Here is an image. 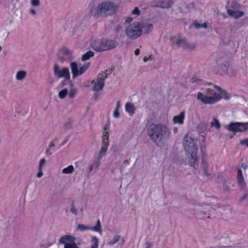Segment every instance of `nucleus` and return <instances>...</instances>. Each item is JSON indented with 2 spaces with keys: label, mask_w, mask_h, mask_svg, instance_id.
Listing matches in <instances>:
<instances>
[{
  "label": "nucleus",
  "mask_w": 248,
  "mask_h": 248,
  "mask_svg": "<svg viewBox=\"0 0 248 248\" xmlns=\"http://www.w3.org/2000/svg\"><path fill=\"white\" fill-rule=\"evenodd\" d=\"M207 214L206 213L203 212V211H201L200 213V216H202L203 218H209L210 216H207Z\"/></svg>",
  "instance_id": "nucleus-45"
},
{
  "label": "nucleus",
  "mask_w": 248,
  "mask_h": 248,
  "mask_svg": "<svg viewBox=\"0 0 248 248\" xmlns=\"http://www.w3.org/2000/svg\"><path fill=\"white\" fill-rule=\"evenodd\" d=\"M30 13L32 15H36V11L33 9H31L30 10Z\"/></svg>",
  "instance_id": "nucleus-51"
},
{
  "label": "nucleus",
  "mask_w": 248,
  "mask_h": 248,
  "mask_svg": "<svg viewBox=\"0 0 248 248\" xmlns=\"http://www.w3.org/2000/svg\"><path fill=\"white\" fill-rule=\"evenodd\" d=\"M102 138L103 145H109V133L108 131L104 132Z\"/></svg>",
  "instance_id": "nucleus-26"
},
{
  "label": "nucleus",
  "mask_w": 248,
  "mask_h": 248,
  "mask_svg": "<svg viewBox=\"0 0 248 248\" xmlns=\"http://www.w3.org/2000/svg\"><path fill=\"white\" fill-rule=\"evenodd\" d=\"M202 167L203 170H206V169H208V166L207 163L206 162L202 161Z\"/></svg>",
  "instance_id": "nucleus-46"
},
{
  "label": "nucleus",
  "mask_w": 248,
  "mask_h": 248,
  "mask_svg": "<svg viewBox=\"0 0 248 248\" xmlns=\"http://www.w3.org/2000/svg\"><path fill=\"white\" fill-rule=\"evenodd\" d=\"M92 242L93 243L91 248H97L98 246V240L96 237H92Z\"/></svg>",
  "instance_id": "nucleus-35"
},
{
  "label": "nucleus",
  "mask_w": 248,
  "mask_h": 248,
  "mask_svg": "<svg viewBox=\"0 0 248 248\" xmlns=\"http://www.w3.org/2000/svg\"><path fill=\"white\" fill-rule=\"evenodd\" d=\"M143 61L144 62H146L147 61H156V59H155V57L153 55H150L148 57L145 56L143 58Z\"/></svg>",
  "instance_id": "nucleus-38"
},
{
  "label": "nucleus",
  "mask_w": 248,
  "mask_h": 248,
  "mask_svg": "<svg viewBox=\"0 0 248 248\" xmlns=\"http://www.w3.org/2000/svg\"><path fill=\"white\" fill-rule=\"evenodd\" d=\"M75 240L76 239L75 237L70 235H65L62 236L60 238L59 243L65 245V244L75 242Z\"/></svg>",
  "instance_id": "nucleus-19"
},
{
  "label": "nucleus",
  "mask_w": 248,
  "mask_h": 248,
  "mask_svg": "<svg viewBox=\"0 0 248 248\" xmlns=\"http://www.w3.org/2000/svg\"><path fill=\"white\" fill-rule=\"evenodd\" d=\"M107 77V74H104L103 73L99 74L96 78V83L93 86V91H99L102 90L105 85L104 80Z\"/></svg>",
  "instance_id": "nucleus-11"
},
{
  "label": "nucleus",
  "mask_w": 248,
  "mask_h": 248,
  "mask_svg": "<svg viewBox=\"0 0 248 248\" xmlns=\"http://www.w3.org/2000/svg\"><path fill=\"white\" fill-rule=\"evenodd\" d=\"M54 146H55L54 143L53 142H52L50 143V144L49 145V148H51V147H54Z\"/></svg>",
  "instance_id": "nucleus-62"
},
{
  "label": "nucleus",
  "mask_w": 248,
  "mask_h": 248,
  "mask_svg": "<svg viewBox=\"0 0 248 248\" xmlns=\"http://www.w3.org/2000/svg\"><path fill=\"white\" fill-rule=\"evenodd\" d=\"M45 163L46 159L45 158L41 159L39 162L38 169H42V167L45 164Z\"/></svg>",
  "instance_id": "nucleus-43"
},
{
  "label": "nucleus",
  "mask_w": 248,
  "mask_h": 248,
  "mask_svg": "<svg viewBox=\"0 0 248 248\" xmlns=\"http://www.w3.org/2000/svg\"><path fill=\"white\" fill-rule=\"evenodd\" d=\"M70 212L75 216H77L78 215V210L75 207L74 202L71 203Z\"/></svg>",
  "instance_id": "nucleus-34"
},
{
  "label": "nucleus",
  "mask_w": 248,
  "mask_h": 248,
  "mask_svg": "<svg viewBox=\"0 0 248 248\" xmlns=\"http://www.w3.org/2000/svg\"><path fill=\"white\" fill-rule=\"evenodd\" d=\"M77 90L76 89H71L70 90V92L69 93V96L71 98H73L75 94H76Z\"/></svg>",
  "instance_id": "nucleus-39"
},
{
  "label": "nucleus",
  "mask_w": 248,
  "mask_h": 248,
  "mask_svg": "<svg viewBox=\"0 0 248 248\" xmlns=\"http://www.w3.org/2000/svg\"><path fill=\"white\" fill-rule=\"evenodd\" d=\"M214 86H213V88H214ZM215 88H212L206 89L205 94H204V93H199L197 94V99L200 100L204 104H212L215 103L221 99V96L215 92Z\"/></svg>",
  "instance_id": "nucleus-4"
},
{
  "label": "nucleus",
  "mask_w": 248,
  "mask_h": 248,
  "mask_svg": "<svg viewBox=\"0 0 248 248\" xmlns=\"http://www.w3.org/2000/svg\"><path fill=\"white\" fill-rule=\"evenodd\" d=\"M193 25L194 27L197 29L201 28L205 29L207 27V24L205 22L201 24L198 23L196 21H195L193 22Z\"/></svg>",
  "instance_id": "nucleus-32"
},
{
  "label": "nucleus",
  "mask_w": 248,
  "mask_h": 248,
  "mask_svg": "<svg viewBox=\"0 0 248 248\" xmlns=\"http://www.w3.org/2000/svg\"><path fill=\"white\" fill-rule=\"evenodd\" d=\"M153 29V26L152 24L148 23H140V30L141 32L143 33H149Z\"/></svg>",
  "instance_id": "nucleus-18"
},
{
  "label": "nucleus",
  "mask_w": 248,
  "mask_h": 248,
  "mask_svg": "<svg viewBox=\"0 0 248 248\" xmlns=\"http://www.w3.org/2000/svg\"><path fill=\"white\" fill-rule=\"evenodd\" d=\"M118 43L113 40L103 39L95 41L92 45L93 47L97 51H106L115 48Z\"/></svg>",
  "instance_id": "nucleus-5"
},
{
  "label": "nucleus",
  "mask_w": 248,
  "mask_h": 248,
  "mask_svg": "<svg viewBox=\"0 0 248 248\" xmlns=\"http://www.w3.org/2000/svg\"><path fill=\"white\" fill-rule=\"evenodd\" d=\"M125 32L128 37L135 39L141 35L140 30V22H134L130 24L125 29Z\"/></svg>",
  "instance_id": "nucleus-6"
},
{
  "label": "nucleus",
  "mask_w": 248,
  "mask_h": 248,
  "mask_svg": "<svg viewBox=\"0 0 248 248\" xmlns=\"http://www.w3.org/2000/svg\"><path fill=\"white\" fill-rule=\"evenodd\" d=\"M208 127V124L205 123H202L199 125V128L206 129Z\"/></svg>",
  "instance_id": "nucleus-44"
},
{
  "label": "nucleus",
  "mask_w": 248,
  "mask_h": 248,
  "mask_svg": "<svg viewBox=\"0 0 248 248\" xmlns=\"http://www.w3.org/2000/svg\"><path fill=\"white\" fill-rule=\"evenodd\" d=\"M108 129H109L108 125H105V126L104 127V132L108 131Z\"/></svg>",
  "instance_id": "nucleus-56"
},
{
  "label": "nucleus",
  "mask_w": 248,
  "mask_h": 248,
  "mask_svg": "<svg viewBox=\"0 0 248 248\" xmlns=\"http://www.w3.org/2000/svg\"><path fill=\"white\" fill-rule=\"evenodd\" d=\"M240 144L241 145H246L248 147V139L241 140L240 141Z\"/></svg>",
  "instance_id": "nucleus-48"
},
{
  "label": "nucleus",
  "mask_w": 248,
  "mask_h": 248,
  "mask_svg": "<svg viewBox=\"0 0 248 248\" xmlns=\"http://www.w3.org/2000/svg\"><path fill=\"white\" fill-rule=\"evenodd\" d=\"M208 169L203 170L204 171V174L206 175V176H209L210 175V174L208 173L207 171Z\"/></svg>",
  "instance_id": "nucleus-53"
},
{
  "label": "nucleus",
  "mask_w": 248,
  "mask_h": 248,
  "mask_svg": "<svg viewBox=\"0 0 248 248\" xmlns=\"http://www.w3.org/2000/svg\"><path fill=\"white\" fill-rule=\"evenodd\" d=\"M93 54L94 53L93 52L89 51L82 55L81 60L82 61H87L89 60L91 57H93Z\"/></svg>",
  "instance_id": "nucleus-28"
},
{
  "label": "nucleus",
  "mask_w": 248,
  "mask_h": 248,
  "mask_svg": "<svg viewBox=\"0 0 248 248\" xmlns=\"http://www.w3.org/2000/svg\"><path fill=\"white\" fill-rule=\"evenodd\" d=\"M49 148L46 150V155H51V153L49 152Z\"/></svg>",
  "instance_id": "nucleus-59"
},
{
  "label": "nucleus",
  "mask_w": 248,
  "mask_h": 248,
  "mask_svg": "<svg viewBox=\"0 0 248 248\" xmlns=\"http://www.w3.org/2000/svg\"><path fill=\"white\" fill-rule=\"evenodd\" d=\"M77 230L80 231H84L87 230H92L99 232L100 234H101L102 232L101 228V223L99 220H97L96 225L93 227H90L84 224H78Z\"/></svg>",
  "instance_id": "nucleus-12"
},
{
  "label": "nucleus",
  "mask_w": 248,
  "mask_h": 248,
  "mask_svg": "<svg viewBox=\"0 0 248 248\" xmlns=\"http://www.w3.org/2000/svg\"><path fill=\"white\" fill-rule=\"evenodd\" d=\"M210 124L212 127H215L217 129H219L220 128L219 121L215 118H213V121L211 122Z\"/></svg>",
  "instance_id": "nucleus-31"
},
{
  "label": "nucleus",
  "mask_w": 248,
  "mask_h": 248,
  "mask_svg": "<svg viewBox=\"0 0 248 248\" xmlns=\"http://www.w3.org/2000/svg\"><path fill=\"white\" fill-rule=\"evenodd\" d=\"M227 129L229 131L233 132L234 133L236 132H242L248 130V123H231L227 126Z\"/></svg>",
  "instance_id": "nucleus-10"
},
{
  "label": "nucleus",
  "mask_w": 248,
  "mask_h": 248,
  "mask_svg": "<svg viewBox=\"0 0 248 248\" xmlns=\"http://www.w3.org/2000/svg\"><path fill=\"white\" fill-rule=\"evenodd\" d=\"M96 79L95 80H93L91 81V84H93V85H94L95 83H96Z\"/></svg>",
  "instance_id": "nucleus-64"
},
{
  "label": "nucleus",
  "mask_w": 248,
  "mask_h": 248,
  "mask_svg": "<svg viewBox=\"0 0 248 248\" xmlns=\"http://www.w3.org/2000/svg\"><path fill=\"white\" fill-rule=\"evenodd\" d=\"M132 20V18L131 17H127L125 20L126 22L129 23Z\"/></svg>",
  "instance_id": "nucleus-57"
},
{
  "label": "nucleus",
  "mask_w": 248,
  "mask_h": 248,
  "mask_svg": "<svg viewBox=\"0 0 248 248\" xmlns=\"http://www.w3.org/2000/svg\"><path fill=\"white\" fill-rule=\"evenodd\" d=\"M54 73L58 78H64L65 80H68L71 87H73V84L70 80V75L68 68L64 67L61 69L57 64L54 66Z\"/></svg>",
  "instance_id": "nucleus-8"
},
{
  "label": "nucleus",
  "mask_w": 248,
  "mask_h": 248,
  "mask_svg": "<svg viewBox=\"0 0 248 248\" xmlns=\"http://www.w3.org/2000/svg\"><path fill=\"white\" fill-rule=\"evenodd\" d=\"M63 127L65 129H70L72 127V123L70 121L66 122L63 124Z\"/></svg>",
  "instance_id": "nucleus-40"
},
{
  "label": "nucleus",
  "mask_w": 248,
  "mask_h": 248,
  "mask_svg": "<svg viewBox=\"0 0 248 248\" xmlns=\"http://www.w3.org/2000/svg\"><path fill=\"white\" fill-rule=\"evenodd\" d=\"M60 51L62 56L60 58V60L62 62L65 61L67 62H75L77 60L74 56L71 50L65 46H62L60 49Z\"/></svg>",
  "instance_id": "nucleus-9"
},
{
  "label": "nucleus",
  "mask_w": 248,
  "mask_h": 248,
  "mask_svg": "<svg viewBox=\"0 0 248 248\" xmlns=\"http://www.w3.org/2000/svg\"><path fill=\"white\" fill-rule=\"evenodd\" d=\"M119 241H121V245L123 244L124 242V239L123 238H121V236L120 235H116L114 236L113 240L111 241L108 243V245L111 246L113 245L115 243H117Z\"/></svg>",
  "instance_id": "nucleus-25"
},
{
  "label": "nucleus",
  "mask_w": 248,
  "mask_h": 248,
  "mask_svg": "<svg viewBox=\"0 0 248 248\" xmlns=\"http://www.w3.org/2000/svg\"><path fill=\"white\" fill-rule=\"evenodd\" d=\"M146 248H150L151 246V244L149 242H146L145 243Z\"/></svg>",
  "instance_id": "nucleus-55"
},
{
  "label": "nucleus",
  "mask_w": 248,
  "mask_h": 248,
  "mask_svg": "<svg viewBox=\"0 0 248 248\" xmlns=\"http://www.w3.org/2000/svg\"><path fill=\"white\" fill-rule=\"evenodd\" d=\"M26 76V72L25 71H18L16 75V78L18 80H21L25 78Z\"/></svg>",
  "instance_id": "nucleus-27"
},
{
  "label": "nucleus",
  "mask_w": 248,
  "mask_h": 248,
  "mask_svg": "<svg viewBox=\"0 0 248 248\" xmlns=\"http://www.w3.org/2000/svg\"><path fill=\"white\" fill-rule=\"evenodd\" d=\"M184 147L189 159V165L196 169L198 166L199 157L197 156V147L194 140L187 135L184 139Z\"/></svg>",
  "instance_id": "nucleus-3"
},
{
  "label": "nucleus",
  "mask_w": 248,
  "mask_h": 248,
  "mask_svg": "<svg viewBox=\"0 0 248 248\" xmlns=\"http://www.w3.org/2000/svg\"><path fill=\"white\" fill-rule=\"evenodd\" d=\"M227 14L229 16L233 17L236 19L242 17L244 15V13L243 12H237L235 11H233L231 9L227 10Z\"/></svg>",
  "instance_id": "nucleus-21"
},
{
  "label": "nucleus",
  "mask_w": 248,
  "mask_h": 248,
  "mask_svg": "<svg viewBox=\"0 0 248 248\" xmlns=\"http://www.w3.org/2000/svg\"><path fill=\"white\" fill-rule=\"evenodd\" d=\"M237 181L240 190L246 191L247 189V185L241 169H238V170Z\"/></svg>",
  "instance_id": "nucleus-14"
},
{
  "label": "nucleus",
  "mask_w": 248,
  "mask_h": 248,
  "mask_svg": "<svg viewBox=\"0 0 248 248\" xmlns=\"http://www.w3.org/2000/svg\"><path fill=\"white\" fill-rule=\"evenodd\" d=\"M18 224L15 218H9L5 223L4 229L7 232L12 231L17 227Z\"/></svg>",
  "instance_id": "nucleus-16"
},
{
  "label": "nucleus",
  "mask_w": 248,
  "mask_h": 248,
  "mask_svg": "<svg viewBox=\"0 0 248 248\" xmlns=\"http://www.w3.org/2000/svg\"><path fill=\"white\" fill-rule=\"evenodd\" d=\"M147 135L151 140L158 147L166 145L170 137V132L164 124H152L149 126Z\"/></svg>",
  "instance_id": "nucleus-1"
},
{
  "label": "nucleus",
  "mask_w": 248,
  "mask_h": 248,
  "mask_svg": "<svg viewBox=\"0 0 248 248\" xmlns=\"http://www.w3.org/2000/svg\"><path fill=\"white\" fill-rule=\"evenodd\" d=\"M231 7L233 9H238L240 8V6L239 4L236 1L233 0L231 2Z\"/></svg>",
  "instance_id": "nucleus-36"
},
{
  "label": "nucleus",
  "mask_w": 248,
  "mask_h": 248,
  "mask_svg": "<svg viewBox=\"0 0 248 248\" xmlns=\"http://www.w3.org/2000/svg\"><path fill=\"white\" fill-rule=\"evenodd\" d=\"M117 9V4L111 1H106L98 4L90 10L91 14L96 18L114 16Z\"/></svg>",
  "instance_id": "nucleus-2"
},
{
  "label": "nucleus",
  "mask_w": 248,
  "mask_h": 248,
  "mask_svg": "<svg viewBox=\"0 0 248 248\" xmlns=\"http://www.w3.org/2000/svg\"><path fill=\"white\" fill-rule=\"evenodd\" d=\"M176 44L178 46L184 49L193 50L195 48V45L194 44H190L188 43L185 39H178Z\"/></svg>",
  "instance_id": "nucleus-15"
},
{
  "label": "nucleus",
  "mask_w": 248,
  "mask_h": 248,
  "mask_svg": "<svg viewBox=\"0 0 248 248\" xmlns=\"http://www.w3.org/2000/svg\"><path fill=\"white\" fill-rule=\"evenodd\" d=\"M132 14L135 15L137 16H139L140 14V11L139 8L136 7L134 8V9L132 12Z\"/></svg>",
  "instance_id": "nucleus-42"
},
{
  "label": "nucleus",
  "mask_w": 248,
  "mask_h": 248,
  "mask_svg": "<svg viewBox=\"0 0 248 248\" xmlns=\"http://www.w3.org/2000/svg\"><path fill=\"white\" fill-rule=\"evenodd\" d=\"M68 90L67 88H65L59 93V97L61 99H64L68 94Z\"/></svg>",
  "instance_id": "nucleus-30"
},
{
  "label": "nucleus",
  "mask_w": 248,
  "mask_h": 248,
  "mask_svg": "<svg viewBox=\"0 0 248 248\" xmlns=\"http://www.w3.org/2000/svg\"><path fill=\"white\" fill-rule=\"evenodd\" d=\"M140 50L139 49H137L135 51V54L136 55H138L140 54Z\"/></svg>",
  "instance_id": "nucleus-60"
},
{
  "label": "nucleus",
  "mask_w": 248,
  "mask_h": 248,
  "mask_svg": "<svg viewBox=\"0 0 248 248\" xmlns=\"http://www.w3.org/2000/svg\"><path fill=\"white\" fill-rule=\"evenodd\" d=\"M38 172L37 173L36 176L38 178H41L43 176L42 169H38Z\"/></svg>",
  "instance_id": "nucleus-47"
},
{
  "label": "nucleus",
  "mask_w": 248,
  "mask_h": 248,
  "mask_svg": "<svg viewBox=\"0 0 248 248\" xmlns=\"http://www.w3.org/2000/svg\"><path fill=\"white\" fill-rule=\"evenodd\" d=\"M74 170V168L73 166L70 165L68 166L67 167L63 169L62 170V172L63 174H71L72 173Z\"/></svg>",
  "instance_id": "nucleus-29"
},
{
  "label": "nucleus",
  "mask_w": 248,
  "mask_h": 248,
  "mask_svg": "<svg viewBox=\"0 0 248 248\" xmlns=\"http://www.w3.org/2000/svg\"><path fill=\"white\" fill-rule=\"evenodd\" d=\"M120 107V101H118L117 102V107H116V109H119Z\"/></svg>",
  "instance_id": "nucleus-58"
},
{
  "label": "nucleus",
  "mask_w": 248,
  "mask_h": 248,
  "mask_svg": "<svg viewBox=\"0 0 248 248\" xmlns=\"http://www.w3.org/2000/svg\"><path fill=\"white\" fill-rule=\"evenodd\" d=\"M214 88L217 90L220 94L221 98H223L225 99H229L231 97V94L228 93L225 91L223 90L220 87L217 85H214Z\"/></svg>",
  "instance_id": "nucleus-20"
},
{
  "label": "nucleus",
  "mask_w": 248,
  "mask_h": 248,
  "mask_svg": "<svg viewBox=\"0 0 248 248\" xmlns=\"http://www.w3.org/2000/svg\"><path fill=\"white\" fill-rule=\"evenodd\" d=\"M185 117V112L184 111L181 112L180 114L178 116H175L173 118V121L175 123H177L180 124L183 123V121Z\"/></svg>",
  "instance_id": "nucleus-22"
},
{
  "label": "nucleus",
  "mask_w": 248,
  "mask_h": 248,
  "mask_svg": "<svg viewBox=\"0 0 248 248\" xmlns=\"http://www.w3.org/2000/svg\"><path fill=\"white\" fill-rule=\"evenodd\" d=\"M122 30V28L120 27V26H118L116 28V31L117 32H118L120 30Z\"/></svg>",
  "instance_id": "nucleus-61"
},
{
  "label": "nucleus",
  "mask_w": 248,
  "mask_h": 248,
  "mask_svg": "<svg viewBox=\"0 0 248 248\" xmlns=\"http://www.w3.org/2000/svg\"><path fill=\"white\" fill-rule=\"evenodd\" d=\"M191 80L192 83H196L198 85H202L205 84V83L202 81V80L199 78H192Z\"/></svg>",
  "instance_id": "nucleus-33"
},
{
  "label": "nucleus",
  "mask_w": 248,
  "mask_h": 248,
  "mask_svg": "<svg viewBox=\"0 0 248 248\" xmlns=\"http://www.w3.org/2000/svg\"><path fill=\"white\" fill-rule=\"evenodd\" d=\"M108 145H103L102 147L100 150L99 155L97 156V160H100L103 156H104L107 151Z\"/></svg>",
  "instance_id": "nucleus-23"
},
{
  "label": "nucleus",
  "mask_w": 248,
  "mask_h": 248,
  "mask_svg": "<svg viewBox=\"0 0 248 248\" xmlns=\"http://www.w3.org/2000/svg\"><path fill=\"white\" fill-rule=\"evenodd\" d=\"M220 248H236L234 246H222V247H220Z\"/></svg>",
  "instance_id": "nucleus-52"
},
{
  "label": "nucleus",
  "mask_w": 248,
  "mask_h": 248,
  "mask_svg": "<svg viewBox=\"0 0 248 248\" xmlns=\"http://www.w3.org/2000/svg\"><path fill=\"white\" fill-rule=\"evenodd\" d=\"M230 65L229 63H217V72L222 74L223 73L227 72L228 74H234L236 72V70H232V68H229Z\"/></svg>",
  "instance_id": "nucleus-13"
},
{
  "label": "nucleus",
  "mask_w": 248,
  "mask_h": 248,
  "mask_svg": "<svg viewBox=\"0 0 248 248\" xmlns=\"http://www.w3.org/2000/svg\"><path fill=\"white\" fill-rule=\"evenodd\" d=\"M113 116L115 118H118L119 117L120 114L118 109H115L114 112L113 113Z\"/></svg>",
  "instance_id": "nucleus-49"
},
{
  "label": "nucleus",
  "mask_w": 248,
  "mask_h": 248,
  "mask_svg": "<svg viewBox=\"0 0 248 248\" xmlns=\"http://www.w3.org/2000/svg\"><path fill=\"white\" fill-rule=\"evenodd\" d=\"M64 248H78V247L77 246L76 244L73 242L68 244H65Z\"/></svg>",
  "instance_id": "nucleus-37"
},
{
  "label": "nucleus",
  "mask_w": 248,
  "mask_h": 248,
  "mask_svg": "<svg viewBox=\"0 0 248 248\" xmlns=\"http://www.w3.org/2000/svg\"><path fill=\"white\" fill-rule=\"evenodd\" d=\"M125 110L130 114V115L134 113L135 108L133 104L131 103H127L125 105Z\"/></svg>",
  "instance_id": "nucleus-24"
},
{
  "label": "nucleus",
  "mask_w": 248,
  "mask_h": 248,
  "mask_svg": "<svg viewBox=\"0 0 248 248\" xmlns=\"http://www.w3.org/2000/svg\"><path fill=\"white\" fill-rule=\"evenodd\" d=\"M90 63H71V71L73 78H74L83 74L90 67Z\"/></svg>",
  "instance_id": "nucleus-7"
},
{
  "label": "nucleus",
  "mask_w": 248,
  "mask_h": 248,
  "mask_svg": "<svg viewBox=\"0 0 248 248\" xmlns=\"http://www.w3.org/2000/svg\"><path fill=\"white\" fill-rule=\"evenodd\" d=\"M174 3L172 0H163L158 1L156 6L168 9L171 7Z\"/></svg>",
  "instance_id": "nucleus-17"
},
{
  "label": "nucleus",
  "mask_w": 248,
  "mask_h": 248,
  "mask_svg": "<svg viewBox=\"0 0 248 248\" xmlns=\"http://www.w3.org/2000/svg\"><path fill=\"white\" fill-rule=\"evenodd\" d=\"M94 164H96V168H97L100 165V163L99 162H96L94 163Z\"/></svg>",
  "instance_id": "nucleus-63"
},
{
  "label": "nucleus",
  "mask_w": 248,
  "mask_h": 248,
  "mask_svg": "<svg viewBox=\"0 0 248 248\" xmlns=\"http://www.w3.org/2000/svg\"><path fill=\"white\" fill-rule=\"evenodd\" d=\"M248 196V193H246L240 199V202H242L244 200H245Z\"/></svg>",
  "instance_id": "nucleus-50"
},
{
  "label": "nucleus",
  "mask_w": 248,
  "mask_h": 248,
  "mask_svg": "<svg viewBox=\"0 0 248 248\" xmlns=\"http://www.w3.org/2000/svg\"><path fill=\"white\" fill-rule=\"evenodd\" d=\"M65 84H66L65 81H62V82L60 84V87H61V88L64 87V86L65 85Z\"/></svg>",
  "instance_id": "nucleus-54"
},
{
  "label": "nucleus",
  "mask_w": 248,
  "mask_h": 248,
  "mask_svg": "<svg viewBox=\"0 0 248 248\" xmlns=\"http://www.w3.org/2000/svg\"><path fill=\"white\" fill-rule=\"evenodd\" d=\"M31 3L32 6H39L40 4V0H31Z\"/></svg>",
  "instance_id": "nucleus-41"
}]
</instances>
